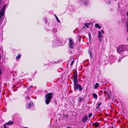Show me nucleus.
Returning <instances> with one entry per match:
<instances>
[{"label":"nucleus","instance_id":"1","mask_svg":"<svg viewBox=\"0 0 128 128\" xmlns=\"http://www.w3.org/2000/svg\"><path fill=\"white\" fill-rule=\"evenodd\" d=\"M52 97V94L51 93L47 94L45 96V102L47 104H48Z\"/></svg>","mask_w":128,"mask_h":128},{"label":"nucleus","instance_id":"2","mask_svg":"<svg viewBox=\"0 0 128 128\" xmlns=\"http://www.w3.org/2000/svg\"><path fill=\"white\" fill-rule=\"evenodd\" d=\"M104 33V31L102 30L101 31H98V38L100 42H101L102 39L103 34Z\"/></svg>","mask_w":128,"mask_h":128},{"label":"nucleus","instance_id":"3","mask_svg":"<svg viewBox=\"0 0 128 128\" xmlns=\"http://www.w3.org/2000/svg\"><path fill=\"white\" fill-rule=\"evenodd\" d=\"M117 52L118 54H120L125 50L124 46L121 45L117 50Z\"/></svg>","mask_w":128,"mask_h":128},{"label":"nucleus","instance_id":"4","mask_svg":"<svg viewBox=\"0 0 128 128\" xmlns=\"http://www.w3.org/2000/svg\"><path fill=\"white\" fill-rule=\"evenodd\" d=\"M74 83V89L76 90H77L78 88L79 89L80 91L82 90V88L81 86L78 84V82H76V83Z\"/></svg>","mask_w":128,"mask_h":128},{"label":"nucleus","instance_id":"5","mask_svg":"<svg viewBox=\"0 0 128 128\" xmlns=\"http://www.w3.org/2000/svg\"><path fill=\"white\" fill-rule=\"evenodd\" d=\"M6 5H4L2 9V10L0 11V18H2L4 14V12L5 11V9L6 8Z\"/></svg>","mask_w":128,"mask_h":128},{"label":"nucleus","instance_id":"6","mask_svg":"<svg viewBox=\"0 0 128 128\" xmlns=\"http://www.w3.org/2000/svg\"><path fill=\"white\" fill-rule=\"evenodd\" d=\"M74 42L71 39H69V45L70 48H72L73 47V44Z\"/></svg>","mask_w":128,"mask_h":128},{"label":"nucleus","instance_id":"7","mask_svg":"<svg viewBox=\"0 0 128 128\" xmlns=\"http://www.w3.org/2000/svg\"><path fill=\"white\" fill-rule=\"evenodd\" d=\"M73 82H78L77 80V75L76 74H74V75L73 76Z\"/></svg>","mask_w":128,"mask_h":128},{"label":"nucleus","instance_id":"8","mask_svg":"<svg viewBox=\"0 0 128 128\" xmlns=\"http://www.w3.org/2000/svg\"><path fill=\"white\" fill-rule=\"evenodd\" d=\"M88 119V117L87 115L85 116L82 119V121L84 122H86Z\"/></svg>","mask_w":128,"mask_h":128},{"label":"nucleus","instance_id":"9","mask_svg":"<svg viewBox=\"0 0 128 128\" xmlns=\"http://www.w3.org/2000/svg\"><path fill=\"white\" fill-rule=\"evenodd\" d=\"M34 104L32 102H30L28 104V107L29 108H30L33 106Z\"/></svg>","mask_w":128,"mask_h":128},{"label":"nucleus","instance_id":"10","mask_svg":"<svg viewBox=\"0 0 128 128\" xmlns=\"http://www.w3.org/2000/svg\"><path fill=\"white\" fill-rule=\"evenodd\" d=\"M126 31L128 32V21H127L126 23Z\"/></svg>","mask_w":128,"mask_h":128},{"label":"nucleus","instance_id":"11","mask_svg":"<svg viewBox=\"0 0 128 128\" xmlns=\"http://www.w3.org/2000/svg\"><path fill=\"white\" fill-rule=\"evenodd\" d=\"M92 95L93 98L95 99H96L97 98V96L96 94L95 93L92 94Z\"/></svg>","mask_w":128,"mask_h":128},{"label":"nucleus","instance_id":"12","mask_svg":"<svg viewBox=\"0 0 128 128\" xmlns=\"http://www.w3.org/2000/svg\"><path fill=\"white\" fill-rule=\"evenodd\" d=\"M13 123V122H12V121H10L6 123V124L7 125H10L12 124Z\"/></svg>","mask_w":128,"mask_h":128},{"label":"nucleus","instance_id":"13","mask_svg":"<svg viewBox=\"0 0 128 128\" xmlns=\"http://www.w3.org/2000/svg\"><path fill=\"white\" fill-rule=\"evenodd\" d=\"M99 84L98 83H96L94 85V87L96 89L97 87L99 86Z\"/></svg>","mask_w":128,"mask_h":128},{"label":"nucleus","instance_id":"14","mask_svg":"<svg viewBox=\"0 0 128 128\" xmlns=\"http://www.w3.org/2000/svg\"><path fill=\"white\" fill-rule=\"evenodd\" d=\"M95 26L97 28H98L99 29H100L101 28V26H100L98 24H95Z\"/></svg>","mask_w":128,"mask_h":128},{"label":"nucleus","instance_id":"15","mask_svg":"<svg viewBox=\"0 0 128 128\" xmlns=\"http://www.w3.org/2000/svg\"><path fill=\"white\" fill-rule=\"evenodd\" d=\"M21 57V55L20 54H18V56L16 57V60L17 59H19Z\"/></svg>","mask_w":128,"mask_h":128},{"label":"nucleus","instance_id":"16","mask_svg":"<svg viewBox=\"0 0 128 128\" xmlns=\"http://www.w3.org/2000/svg\"><path fill=\"white\" fill-rule=\"evenodd\" d=\"M89 26V24H86L85 25V26H84L85 27H87V28H88V26Z\"/></svg>","mask_w":128,"mask_h":128},{"label":"nucleus","instance_id":"17","mask_svg":"<svg viewBox=\"0 0 128 128\" xmlns=\"http://www.w3.org/2000/svg\"><path fill=\"white\" fill-rule=\"evenodd\" d=\"M55 16L58 22H60V21L58 19V18L57 17L56 15H55Z\"/></svg>","mask_w":128,"mask_h":128},{"label":"nucleus","instance_id":"18","mask_svg":"<svg viewBox=\"0 0 128 128\" xmlns=\"http://www.w3.org/2000/svg\"><path fill=\"white\" fill-rule=\"evenodd\" d=\"M101 104H102L101 102H99L98 103V106H100V105H101Z\"/></svg>","mask_w":128,"mask_h":128},{"label":"nucleus","instance_id":"19","mask_svg":"<svg viewBox=\"0 0 128 128\" xmlns=\"http://www.w3.org/2000/svg\"><path fill=\"white\" fill-rule=\"evenodd\" d=\"M88 36L89 37V38L90 40V37H91V34L90 33H89L88 34Z\"/></svg>","mask_w":128,"mask_h":128},{"label":"nucleus","instance_id":"20","mask_svg":"<svg viewBox=\"0 0 128 128\" xmlns=\"http://www.w3.org/2000/svg\"><path fill=\"white\" fill-rule=\"evenodd\" d=\"M89 53H90V57H91V58H92V54L90 52H89Z\"/></svg>","mask_w":128,"mask_h":128},{"label":"nucleus","instance_id":"21","mask_svg":"<svg viewBox=\"0 0 128 128\" xmlns=\"http://www.w3.org/2000/svg\"><path fill=\"white\" fill-rule=\"evenodd\" d=\"M82 100L81 98H80L79 99V102H81Z\"/></svg>","mask_w":128,"mask_h":128},{"label":"nucleus","instance_id":"22","mask_svg":"<svg viewBox=\"0 0 128 128\" xmlns=\"http://www.w3.org/2000/svg\"><path fill=\"white\" fill-rule=\"evenodd\" d=\"M78 38H79V40H80H80L81 37L80 36H78Z\"/></svg>","mask_w":128,"mask_h":128},{"label":"nucleus","instance_id":"23","mask_svg":"<svg viewBox=\"0 0 128 128\" xmlns=\"http://www.w3.org/2000/svg\"><path fill=\"white\" fill-rule=\"evenodd\" d=\"M92 114H88V116L89 118H90V117L91 116H92Z\"/></svg>","mask_w":128,"mask_h":128},{"label":"nucleus","instance_id":"24","mask_svg":"<svg viewBox=\"0 0 128 128\" xmlns=\"http://www.w3.org/2000/svg\"><path fill=\"white\" fill-rule=\"evenodd\" d=\"M74 60H73L72 61V62H71V65H72L73 64V63H74Z\"/></svg>","mask_w":128,"mask_h":128},{"label":"nucleus","instance_id":"25","mask_svg":"<svg viewBox=\"0 0 128 128\" xmlns=\"http://www.w3.org/2000/svg\"><path fill=\"white\" fill-rule=\"evenodd\" d=\"M108 128H114L113 126H109Z\"/></svg>","mask_w":128,"mask_h":128},{"label":"nucleus","instance_id":"26","mask_svg":"<svg viewBox=\"0 0 128 128\" xmlns=\"http://www.w3.org/2000/svg\"><path fill=\"white\" fill-rule=\"evenodd\" d=\"M1 70L0 69V76L1 75Z\"/></svg>","mask_w":128,"mask_h":128},{"label":"nucleus","instance_id":"27","mask_svg":"<svg viewBox=\"0 0 128 128\" xmlns=\"http://www.w3.org/2000/svg\"><path fill=\"white\" fill-rule=\"evenodd\" d=\"M126 15L127 16H128V11L126 12Z\"/></svg>","mask_w":128,"mask_h":128},{"label":"nucleus","instance_id":"28","mask_svg":"<svg viewBox=\"0 0 128 128\" xmlns=\"http://www.w3.org/2000/svg\"><path fill=\"white\" fill-rule=\"evenodd\" d=\"M27 98L28 100H29L30 99V98H29V97Z\"/></svg>","mask_w":128,"mask_h":128},{"label":"nucleus","instance_id":"29","mask_svg":"<svg viewBox=\"0 0 128 128\" xmlns=\"http://www.w3.org/2000/svg\"><path fill=\"white\" fill-rule=\"evenodd\" d=\"M1 58V56L0 54V59Z\"/></svg>","mask_w":128,"mask_h":128},{"label":"nucleus","instance_id":"30","mask_svg":"<svg viewBox=\"0 0 128 128\" xmlns=\"http://www.w3.org/2000/svg\"><path fill=\"white\" fill-rule=\"evenodd\" d=\"M110 2H109V3H108V2H107V4H110Z\"/></svg>","mask_w":128,"mask_h":128},{"label":"nucleus","instance_id":"31","mask_svg":"<svg viewBox=\"0 0 128 128\" xmlns=\"http://www.w3.org/2000/svg\"><path fill=\"white\" fill-rule=\"evenodd\" d=\"M126 40L127 41H128V37L127 38Z\"/></svg>","mask_w":128,"mask_h":128},{"label":"nucleus","instance_id":"32","mask_svg":"<svg viewBox=\"0 0 128 128\" xmlns=\"http://www.w3.org/2000/svg\"><path fill=\"white\" fill-rule=\"evenodd\" d=\"M32 87V86H30V88H31V87Z\"/></svg>","mask_w":128,"mask_h":128},{"label":"nucleus","instance_id":"33","mask_svg":"<svg viewBox=\"0 0 128 128\" xmlns=\"http://www.w3.org/2000/svg\"><path fill=\"white\" fill-rule=\"evenodd\" d=\"M118 62H120V60H118Z\"/></svg>","mask_w":128,"mask_h":128},{"label":"nucleus","instance_id":"34","mask_svg":"<svg viewBox=\"0 0 128 128\" xmlns=\"http://www.w3.org/2000/svg\"><path fill=\"white\" fill-rule=\"evenodd\" d=\"M27 128V127H25V128Z\"/></svg>","mask_w":128,"mask_h":128}]
</instances>
